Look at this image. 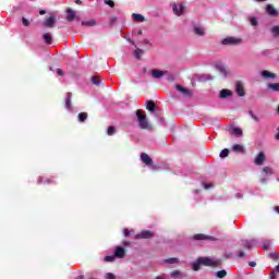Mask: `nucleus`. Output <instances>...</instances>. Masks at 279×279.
<instances>
[{"instance_id": "nucleus-12", "label": "nucleus", "mask_w": 279, "mask_h": 279, "mask_svg": "<svg viewBox=\"0 0 279 279\" xmlns=\"http://www.w3.org/2000/svg\"><path fill=\"white\" fill-rule=\"evenodd\" d=\"M172 10L177 16H182V14H184L185 7L183 4H173Z\"/></svg>"}, {"instance_id": "nucleus-19", "label": "nucleus", "mask_w": 279, "mask_h": 279, "mask_svg": "<svg viewBox=\"0 0 279 279\" xmlns=\"http://www.w3.org/2000/svg\"><path fill=\"white\" fill-rule=\"evenodd\" d=\"M175 88H177V90H179V93H182L183 97H191L190 89L182 87V85H177Z\"/></svg>"}, {"instance_id": "nucleus-20", "label": "nucleus", "mask_w": 279, "mask_h": 279, "mask_svg": "<svg viewBox=\"0 0 279 279\" xmlns=\"http://www.w3.org/2000/svg\"><path fill=\"white\" fill-rule=\"evenodd\" d=\"M232 150L235 153V154H245V147L241 144H235L232 146Z\"/></svg>"}, {"instance_id": "nucleus-30", "label": "nucleus", "mask_w": 279, "mask_h": 279, "mask_svg": "<svg viewBox=\"0 0 279 279\" xmlns=\"http://www.w3.org/2000/svg\"><path fill=\"white\" fill-rule=\"evenodd\" d=\"M231 134H234V136H243V130H241V128L233 126L231 129Z\"/></svg>"}, {"instance_id": "nucleus-11", "label": "nucleus", "mask_w": 279, "mask_h": 279, "mask_svg": "<svg viewBox=\"0 0 279 279\" xmlns=\"http://www.w3.org/2000/svg\"><path fill=\"white\" fill-rule=\"evenodd\" d=\"M260 77H263V80H276V77H278V75H276V73H271L267 70H264L259 73Z\"/></svg>"}, {"instance_id": "nucleus-34", "label": "nucleus", "mask_w": 279, "mask_h": 279, "mask_svg": "<svg viewBox=\"0 0 279 279\" xmlns=\"http://www.w3.org/2000/svg\"><path fill=\"white\" fill-rule=\"evenodd\" d=\"M199 80L202 82H208L210 80H215V77L213 75H210V74H203V75H201Z\"/></svg>"}, {"instance_id": "nucleus-8", "label": "nucleus", "mask_w": 279, "mask_h": 279, "mask_svg": "<svg viewBox=\"0 0 279 279\" xmlns=\"http://www.w3.org/2000/svg\"><path fill=\"white\" fill-rule=\"evenodd\" d=\"M194 241H215L214 236L206 235L204 233H198L193 235Z\"/></svg>"}, {"instance_id": "nucleus-42", "label": "nucleus", "mask_w": 279, "mask_h": 279, "mask_svg": "<svg viewBox=\"0 0 279 279\" xmlns=\"http://www.w3.org/2000/svg\"><path fill=\"white\" fill-rule=\"evenodd\" d=\"M116 258L117 257L114 255H109V256H106L104 260L105 263H114Z\"/></svg>"}, {"instance_id": "nucleus-4", "label": "nucleus", "mask_w": 279, "mask_h": 279, "mask_svg": "<svg viewBox=\"0 0 279 279\" xmlns=\"http://www.w3.org/2000/svg\"><path fill=\"white\" fill-rule=\"evenodd\" d=\"M198 260L205 267H217L219 265V259H213L210 257H198Z\"/></svg>"}, {"instance_id": "nucleus-49", "label": "nucleus", "mask_w": 279, "mask_h": 279, "mask_svg": "<svg viewBox=\"0 0 279 279\" xmlns=\"http://www.w3.org/2000/svg\"><path fill=\"white\" fill-rule=\"evenodd\" d=\"M22 23L25 27H29V20L22 17Z\"/></svg>"}, {"instance_id": "nucleus-26", "label": "nucleus", "mask_w": 279, "mask_h": 279, "mask_svg": "<svg viewBox=\"0 0 279 279\" xmlns=\"http://www.w3.org/2000/svg\"><path fill=\"white\" fill-rule=\"evenodd\" d=\"M56 181L53 179H45L43 177H39L37 184H54Z\"/></svg>"}, {"instance_id": "nucleus-2", "label": "nucleus", "mask_w": 279, "mask_h": 279, "mask_svg": "<svg viewBox=\"0 0 279 279\" xmlns=\"http://www.w3.org/2000/svg\"><path fill=\"white\" fill-rule=\"evenodd\" d=\"M274 175V168L266 166L262 169V172L259 174V182L260 184H267L269 182V178Z\"/></svg>"}, {"instance_id": "nucleus-35", "label": "nucleus", "mask_w": 279, "mask_h": 279, "mask_svg": "<svg viewBox=\"0 0 279 279\" xmlns=\"http://www.w3.org/2000/svg\"><path fill=\"white\" fill-rule=\"evenodd\" d=\"M201 265H202V262H199V257H198V259L192 264V269L194 271H199V266Z\"/></svg>"}, {"instance_id": "nucleus-37", "label": "nucleus", "mask_w": 279, "mask_h": 279, "mask_svg": "<svg viewBox=\"0 0 279 279\" xmlns=\"http://www.w3.org/2000/svg\"><path fill=\"white\" fill-rule=\"evenodd\" d=\"M170 276L173 279L182 278V272L180 270H174L170 274Z\"/></svg>"}, {"instance_id": "nucleus-36", "label": "nucleus", "mask_w": 279, "mask_h": 279, "mask_svg": "<svg viewBox=\"0 0 279 279\" xmlns=\"http://www.w3.org/2000/svg\"><path fill=\"white\" fill-rule=\"evenodd\" d=\"M107 134H108V136H114V134H117V128H114V126H109V128L107 129Z\"/></svg>"}, {"instance_id": "nucleus-13", "label": "nucleus", "mask_w": 279, "mask_h": 279, "mask_svg": "<svg viewBox=\"0 0 279 279\" xmlns=\"http://www.w3.org/2000/svg\"><path fill=\"white\" fill-rule=\"evenodd\" d=\"M266 13L268 16H278L279 14L278 10L271 4L266 5Z\"/></svg>"}, {"instance_id": "nucleus-6", "label": "nucleus", "mask_w": 279, "mask_h": 279, "mask_svg": "<svg viewBox=\"0 0 279 279\" xmlns=\"http://www.w3.org/2000/svg\"><path fill=\"white\" fill-rule=\"evenodd\" d=\"M56 22H57L56 16L51 15L43 22V25H44V27L51 29V28L56 27Z\"/></svg>"}, {"instance_id": "nucleus-57", "label": "nucleus", "mask_w": 279, "mask_h": 279, "mask_svg": "<svg viewBox=\"0 0 279 279\" xmlns=\"http://www.w3.org/2000/svg\"><path fill=\"white\" fill-rule=\"evenodd\" d=\"M248 265L250 267H256V262H250Z\"/></svg>"}, {"instance_id": "nucleus-59", "label": "nucleus", "mask_w": 279, "mask_h": 279, "mask_svg": "<svg viewBox=\"0 0 279 279\" xmlns=\"http://www.w3.org/2000/svg\"><path fill=\"white\" fill-rule=\"evenodd\" d=\"M74 2L76 3V5H82V1L81 0H75Z\"/></svg>"}, {"instance_id": "nucleus-43", "label": "nucleus", "mask_w": 279, "mask_h": 279, "mask_svg": "<svg viewBox=\"0 0 279 279\" xmlns=\"http://www.w3.org/2000/svg\"><path fill=\"white\" fill-rule=\"evenodd\" d=\"M217 278H226L228 276V272L226 270H219L216 272Z\"/></svg>"}, {"instance_id": "nucleus-56", "label": "nucleus", "mask_w": 279, "mask_h": 279, "mask_svg": "<svg viewBox=\"0 0 279 279\" xmlns=\"http://www.w3.org/2000/svg\"><path fill=\"white\" fill-rule=\"evenodd\" d=\"M276 141H279V126L277 129V134L275 135Z\"/></svg>"}, {"instance_id": "nucleus-54", "label": "nucleus", "mask_w": 279, "mask_h": 279, "mask_svg": "<svg viewBox=\"0 0 279 279\" xmlns=\"http://www.w3.org/2000/svg\"><path fill=\"white\" fill-rule=\"evenodd\" d=\"M123 234H124V236H130V230L129 229H124Z\"/></svg>"}, {"instance_id": "nucleus-23", "label": "nucleus", "mask_w": 279, "mask_h": 279, "mask_svg": "<svg viewBox=\"0 0 279 279\" xmlns=\"http://www.w3.org/2000/svg\"><path fill=\"white\" fill-rule=\"evenodd\" d=\"M216 69H217V71H219V73H220V75H222V77H228V72L226 71V65L216 64Z\"/></svg>"}, {"instance_id": "nucleus-1", "label": "nucleus", "mask_w": 279, "mask_h": 279, "mask_svg": "<svg viewBox=\"0 0 279 279\" xmlns=\"http://www.w3.org/2000/svg\"><path fill=\"white\" fill-rule=\"evenodd\" d=\"M136 117H137V123L141 130H151V124H149V121L147 120V116L143 113L142 110L136 111Z\"/></svg>"}, {"instance_id": "nucleus-44", "label": "nucleus", "mask_w": 279, "mask_h": 279, "mask_svg": "<svg viewBox=\"0 0 279 279\" xmlns=\"http://www.w3.org/2000/svg\"><path fill=\"white\" fill-rule=\"evenodd\" d=\"M230 154V150L228 148H225L220 151V158H228V155Z\"/></svg>"}, {"instance_id": "nucleus-18", "label": "nucleus", "mask_w": 279, "mask_h": 279, "mask_svg": "<svg viewBox=\"0 0 279 279\" xmlns=\"http://www.w3.org/2000/svg\"><path fill=\"white\" fill-rule=\"evenodd\" d=\"M71 97H73V95L71 93H68L65 97V108L66 110H69V112H73V106L71 105Z\"/></svg>"}, {"instance_id": "nucleus-41", "label": "nucleus", "mask_w": 279, "mask_h": 279, "mask_svg": "<svg viewBox=\"0 0 279 279\" xmlns=\"http://www.w3.org/2000/svg\"><path fill=\"white\" fill-rule=\"evenodd\" d=\"M134 56L137 60H141V56H143V50L140 48H136L134 51Z\"/></svg>"}, {"instance_id": "nucleus-5", "label": "nucleus", "mask_w": 279, "mask_h": 279, "mask_svg": "<svg viewBox=\"0 0 279 279\" xmlns=\"http://www.w3.org/2000/svg\"><path fill=\"white\" fill-rule=\"evenodd\" d=\"M193 34H195V36H199L201 38H204V36H206V28L202 25H194Z\"/></svg>"}, {"instance_id": "nucleus-50", "label": "nucleus", "mask_w": 279, "mask_h": 279, "mask_svg": "<svg viewBox=\"0 0 279 279\" xmlns=\"http://www.w3.org/2000/svg\"><path fill=\"white\" fill-rule=\"evenodd\" d=\"M158 123L159 125H167V123L165 122V118H158Z\"/></svg>"}, {"instance_id": "nucleus-61", "label": "nucleus", "mask_w": 279, "mask_h": 279, "mask_svg": "<svg viewBox=\"0 0 279 279\" xmlns=\"http://www.w3.org/2000/svg\"><path fill=\"white\" fill-rule=\"evenodd\" d=\"M75 279H84V275L77 276Z\"/></svg>"}, {"instance_id": "nucleus-51", "label": "nucleus", "mask_w": 279, "mask_h": 279, "mask_svg": "<svg viewBox=\"0 0 279 279\" xmlns=\"http://www.w3.org/2000/svg\"><path fill=\"white\" fill-rule=\"evenodd\" d=\"M57 75L63 77L64 76V71H62V69H57Z\"/></svg>"}, {"instance_id": "nucleus-58", "label": "nucleus", "mask_w": 279, "mask_h": 279, "mask_svg": "<svg viewBox=\"0 0 279 279\" xmlns=\"http://www.w3.org/2000/svg\"><path fill=\"white\" fill-rule=\"evenodd\" d=\"M39 14L43 16V15L47 14V11L40 10V11H39Z\"/></svg>"}, {"instance_id": "nucleus-55", "label": "nucleus", "mask_w": 279, "mask_h": 279, "mask_svg": "<svg viewBox=\"0 0 279 279\" xmlns=\"http://www.w3.org/2000/svg\"><path fill=\"white\" fill-rule=\"evenodd\" d=\"M235 197H236V199H243V194L236 193V194H235Z\"/></svg>"}, {"instance_id": "nucleus-29", "label": "nucleus", "mask_w": 279, "mask_h": 279, "mask_svg": "<svg viewBox=\"0 0 279 279\" xmlns=\"http://www.w3.org/2000/svg\"><path fill=\"white\" fill-rule=\"evenodd\" d=\"M43 38H44L46 45H51V41L53 40V37L50 33H45L43 35Z\"/></svg>"}, {"instance_id": "nucleus-3", "label": "nucleus", "mask_w": 279, "mask_h": 279, "mask_svg": "<svg viewBox=\"0 0 279 279\" xmlns=\"http://www.w3.org/2000/svg\"><path fill=\"white\" fill-rule=\"evenodd\" d=\"M242 40L238 37H227L221 40V45L226 47H236V45H241Z\"/></svg>"}, {"instance_id": "nucleus-17", "label": "nucleus", "mask_w": 279, "mask_h": 279, "mask_svg": "<svg viewBox=\"0 0 279 279\" xmlns=\"http://www.w3.org/2000/svg\"><path fill=\"white\" fill-rule=\"evenodd\" d=\"M235 93L239 95V97H245V89L243 88V84L238 82L235 84Z\"/></svg>"}, {"instance_id": "nucleus-32", "label": "nucleus", "mask_w": 279, "mask_h": 279, "mask_svg": "<svg viewBox=\"0 0 279 279\" xmlns=\"http://www.w3.org/2000/svg\"><path fill=\"white\" fill-rule=\"evenodd\" d=\"M270 33L272 34V36L275 38H278V36H279V25L272 26L271 29H270Z\"/></svg>"}, {"instance_id": "nucleus-45", "label": "nucleus", "mask_w": 279, "mask_h": 279, "mask_svg": "<svg viewBox=\"0 0 279 279\" xmlns=\"http://www.w3.org/2000/svg\"><path fill=\"white\" fill-rule=\"evenodd\" d=\"M105 279H117V276L112 272L105 274Z\"/></svg>"}, {"instance_id": "nucleus-7", "label": "nucleus", "mask_w": 279, "mask_h": 279, "mask_svg": "<svg viewBox=\"0 0 279 279\" xmlns=\"http://www.w3.org/2000/svg\"><path fill=\"white\" fill-rule=\"evenodd\" d=\"M163 75H169V71L151 70V77H154V80H160Z\"/></svg>"}, {"instance_id": "nucleus-27", "label": "nucleus", "mask_w": 279, "mask_h": 279, "mask_svg": "<svg viewBox=\"0 0 279 279\" xmlns=\"http://www.w3.org/2000/svg\"><path fill=\"white\" fill-rule=\"evenodd\" d=\"M267 89L272 90V93H279V83H269Z\"/></svg>"}, {"instance_id": "nucleus-15", "label": "nucleus", "mask_w": 279, "mask_h": 279, "mask_svg": "<svg viewBox=\"0 0 279 279\" xmlns=\"http://www.w3.org/2000/svg\"><path fill=\"white\" fill-rule=\"evenodd\" d=\"M242 245L246 250H252V247H256V240H244L242 241Z\"/></svg>"}, {"instance_id": "nucleus-22", "label": "nucleus", "mask_w": 279, "mask_h": 279, "mask_svg": "<svg viewBox=\"0 0 279 279\" xmlns=\"http://www.w3.org/2000/svg\"><path fill=\"white\" fill-rule=\"evenodd\" d=\"M228 97H232V92L230 89H222L219 93L220 99H227Z\"/></svg>"}, {"instance_id": "nucleus-39", "label": "nucleus", "mask_w": 279, "mask_h": 279, "mask_svg": "<svg viewBox=\"0 0 279 279\" xmlns=\"http://www.w3.org/2000/svg\"><path fill=\"white\" fill-rule=\"evenodd\" d=\"M248 21L253 27H256L258 25V19H256L255 16H251Z\"/></svg>"}, {"instance_id": "nucleus-40", "label": "nucleus", "mask_w": 279, "mask_h": 279, "mask_svg": "<svg viewBox=\"0 0 279 279\" xmlns=\"http://www.w3.org/2000/svg\"><path fill=\"white\" fill-rule=\"evenodd\" d=\"M248 114H250V117L253 119V121H255L256 123H258V121H260V118H258V116H256V114L254 113V111L250 110V111H248Z\"/></svg>"}, {"instance_id": "nucleus-47", "label": "nucleus", "mask_w": 279, "mask_h": 279, "mask_svg": "<svg viewBox=\"0 0 279 279\" xmlns=\"http://www.w3.org/2000/svg\"><path fill=\"white\" fill-rule=\"evenodd\" d=\"M213 184H210V183H203V189H205V191H208V190H210V189H213Z\"/></svg>"}, {"instance_id": "nucleus-64", "label": "nucleus", "mask_w": 279, "mask_h": 279, "mask_svg": "<svg viewBox=\"0 0 279 279\" xmlns=\"http://www.w3.org/2000/svg\"><path fill=\"white\" fill-rule=\"evenodd\" d=\"M156 279H165L162 276H158L156 277Z\"/></svg>"}, {"instance_id": "nucleus-31", "label": "nucleus", "mask_w": 279, "mask_h": 279, "mask_svg": "<svg viewBox=\"0 0 279 279\" xmlns=\"http://www.w3.org/2000/svg\"><path fill=\"white\" fill-rule=\"evenodd\" d=\"M146 109H148L149 112H154L156 110V104L154 100H149L146 105Z\"/></svg>"}, {"instance_id": "nucleus-21", "label": "nucleus", "mask_w": 279, "mask_h": 279, "mask_svg": "<svg viewBox=\"0 0 279 279\" xmlns=\"http://www.w3.org/2000/svg\"><path fill=\"white\" fill-rule=\"evenodd\" d=\"M77 16V13L73 11L72 9H68L66 11V20L72 22L75 21V17Z\"/></svg>"}, {"instance_id": "nucleus-9", "label": "nucleus", "mask_w": 279, "mask_h": 279, "mask_svg": "<svg viewBox=\"0 0 279 279\" xmlns=\"http://www.w3.org/2000/svg\"><path fill=\"white\" fill-rule=\"evenodd\" d=\"M154 236V232L144 230L135 235L136 240L141 239H151Z\"/></svg>"}, {"instance_id": "nucleus-38", "label": "nucleus", "mask_w": 279, "mask_h": 279, "mask_svg": "<svg viewBox=\"0 0 279 279\" xmlns=\"http://www.w3.org/2000/svg\"><path fill=\"white\" fill-rule=\"evenodd\" d=\"M90 82L92 84H94L95 86H99L101 84V81L99 80V77L97 76H92L90 77Z\"/></svg>"}, {"instance_id": "nucleus-24", "label": "nucleus", "mask_w": 279, "mask_h": 279, "mask_svg": "<svg viewBox=\"0 0 279 279\" xmlns=\"http://www.w3.org/2000/svg\"><path fill=\"white\" fill-rule=\"evenodd\" d=\"M178 263H180V259L178 257H170L168 259L162 260L163 265H175Z\"/></svg>"}, {"instance_id": "nucleus-62", "label": "nucleus", "mask_w": 279, "mask_h": 279, "mask_svg": "<svg viewBox=\"0 0 279 279\" xmlns=\"http://www.w3.org/2000/svg\"><path fill=\"white\" fill-rule=\"evenodd\" d=\"M270 279H276V272L270 276Z\"/></svg>"}, {"instance_id": "nucleus-10", "label": "nucleus", "mask_w": 279, "mask_h": 279, "mask_svg": "<svg viewBox=\"0 0 279 279\" xmlns=\"http://www.w3.org/2000/svg\"><path fill=\"white\" fill-rule=\"evenodd\" d=\"M267 157H265V153L260 151L256 155L254 162L257 165V167H260L264 165Z\"/></svg>"}, {"instance_id": "nucleus-14", "label": "nucleus", "mask_w": 279, "mask_h": 279, "mask_svg": "<svg viewBox=\"0 0 279 279\" xmlns=\"http://www.w3.org/2000/svg\"><path fill=\"white\" fill-rule=\"evenodd\" d=\"M141 160L142 162H144V165H146L147 167H151L154 160H151L149 158V155L145 154V153H142L141 154Z\"/></svg>"}, {"instance_id": "nucleus-52", "label": "nucleus", "mask_w": 279, "mask_h": 279, "mask_svg": "<svg viewBox=\"0 0 279 279\" xmlns=\"http://www.w3.org/2000/svg\"><path fill=\"white\" fill-rule=\"evenodd\" d=\"M243 256H245V252L239 251L238 252V258H243Z\"/></svg>"}, {"instance_id": "nucleus-48", "label": "nucleus", "mask_w": 279, "mask_h": 279, "mask_svg": "<svg viewBox=\"0 0 279 279\" xmlns=\"http://www.w3.org/2000/svg\"><path fill=\"white\" fill-rule=\"evenodd\" d=\"M105 4L109 5L110 8H114V1L112 0H105Z\"/></svg>"}, {"instance_id": "nucleus-33", "label": "nucleus", "mask_w": 279, "mask_h": 279, "mask_svg": "<svg viewBox=\"0 0 279 279\" xmlns=\"http://www.w3.org/2000/svg\"><path fill=\"white\" fill-rule=\"evenodd\" d=\"M87 119H88V113H86V112L78 113L80 123H84V121H86Z\"/></svg>"}, {"instance_id": "nucleus-16", "label": "nucleus", "mask_w": 279, "mask_h": 279, "mask_svg": "<svg viewBox=\"0 0 279 279\" xmlns=\"http://www.w3.org/2000/svg\"><path fill=\"white\" fill-rule=\"evenodd\" d=\"M114 257L116 258H124L125 257V248H123L122 246L116 247Z\"/></svg>"}, {"instance_id": "nucleus-25", "label": "nucleus", "mask_w": 279, "mask_h": 279, "mask_svg": "<svg viewBox=\"0 0 279 279\" xmlns=\"http://www.w3.org/2000/svg\"><path fill=\"white\" fill-rule=\"evenodd\" d=\"M81 25L83 27H95V25H97V22L95 20H87V21L81 22Z\"/></svg>"}, {"instance_id": "nucleus-46", "label": "nucleus", "mask_w": 279, "mask_h": 279, "mask_svg": "<svg viewBox=\"0 0 279 279\" xmlns=\"http://www.w3.org/2000/svg\"><path fill=\"white\" fill-rule=\"evenodd\" d=\"M270 245H271V242H270V241H265V242L263 243V248H264V250H269Z\"/></svg>"}, {"instance_id": "nucleus-63", "label": "nucleus", "mask_w": 279, "mask_h": 279, "mask_svg": "<svg viewBox=\"0 0 279 279\" xmlns=\"http://www.w3.org/2000/svg\"><path fill=\"white\" fill-rule=\"evenodd\" d=\"M275 210H276V213H278V215H279V206H276V207H275Z\"/></svg>"}, {"instance_id": "nucleus-60", "label": "nucleus", "mask_w": 279, "mask_h": 279, "mask_svg": "<svg viewBox=\"0 0 279 279\" xmlns=\"http://www.w3.org/2000/svg\"><path fill=\"white\" fill-rule=\"evenodd\" d=\"M137 36H143V31L142 29L137 31Z\"/></svg>"}, {"instance_id": "nucleus-28", "label": "nucleus", "mask_w": 279, "mask_h": 279, "mask_svg": "<svg viewBox=\"0 0 279 279\" xmlns=\"http://www.w3.org/2000/svg\"><path fill=\"white\" fill-rule=\"evenodd\" d=\"M132 19L136 23H144L145 22V16H143V15L138 14V13H133L132 14Z\"/></svg>"}, {"instance_id": "nucleus-53", "label": "nucleus", "mask_w": 279, "mask_h": 279, "mask_svg": "<svg viewBox=\"0 0 279 279\" xmlns=\"http://www.w3.org/2000/svg\"><path fill=\"white\" fill-rule=\"evenodd\" d=\"M110 23L111 25H114V23H117V16H111Z\"/></svg>"}]
</instances>
